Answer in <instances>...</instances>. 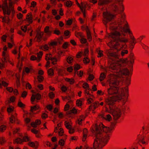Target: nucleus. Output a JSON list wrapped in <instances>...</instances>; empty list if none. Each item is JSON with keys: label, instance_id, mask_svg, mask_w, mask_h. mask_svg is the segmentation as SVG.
<instances>
[{"label": "nucleus", "instance_id": "nucleus-36", "mask_svg": "<svg viewBox=\"0 0 149 149\" xmlns=\"http://www.w3.org/2000/svg\"><path fill=\"white\" fill-rule=\"evenodd\" d=\"M106 77V75L104 73L102 72V73L100 75V81H103L104 79Z\"/></svg>", "mask_w": 149, "mask_h": 149}, {"label": "nucleus", "instance_id": "nucleus-45", "mask_svg": "<svg viewBox=\"0 0 149 149\" xmlns=\"http://www.w3.org/2000/svg\"><path fill=\"white\" fill-rule=\"evenodd\" d=\"M27 95V93L26 91H24L22 93L21 96L23 98H25Z\"/></svg>", "mask_w": 149, "mask_h": 149}, {"label": "nucleus", "instance_id": "nucleus-28", "mask_svg": "<svg viewBox=\"0 0 149 149\" xmlns=\"http://www.w3.org/2000/svg\"><path fill=\"white\" fill-rule=\"evenodd\" d=\"M75 35L76 37L77 38H82L84 37L83 33L81 32L75 31Z\"/></svg>", "mask_w": 149, "mask_h": 149}, {"label": "nucleus", "instance_id": "nucleus-21", "mask_svg": "<svg viewBox=\"0 0 149 149\" xmlns=\"http://www.w3.org/2000/svg\"><path fill=\"white\" fill-rule=\"evenodd\" d=\"M32 16V14L31 13H29L27 15H26V21L29 24H31L32 23L33 17Z\"/></svg>", "mask_w": 149, "mask_h": 149}, {"label": "nucleus", "instance_id": "nucleus-52", "mask_svg": "<svg viewBox=\"0 0 149 149\" xmlns=\"http://www.w3.org/2000/svg\"><path fill=\"white\" fill-rule=\"evenodd\" d=\"M65 141L64 140L62 139L59 140V141L58 144L60 145L63 146L65 144Z\"/></svg>", "mask_w": 149, "mask_h": 149}, {"label": "nucleus", "instance_id": "nucleus-6", "mask_svg": "<svg viewBox=\"0 0 149 149\" xmlns=\"http://www.w3.org/2000/svg\"><path fill=\"white\" fill-rule=\"evenodd\" d=\"M119 82L117 80L110 82V87L108 88L107 92L108 95H111L117 94L118 92L119 88L117 86L119 85Z\"/></svg>", "mask_w": 149, "mask_h": 149}, {"label": "nucleus", "instance_id": "nucleus-37", "mask_svg": "<svg viewBox=\"0 0 149 149\" xmlns=\"http://www.w3.org/2000/svg\"><path fill=\"white\" fill-rule=\"evenodd\" d=\"M23 143L24 142H28L30 141V138L27 135H25L23 136L22 139Z\"/></svg>", "mask_w": 149, "mask_h": 149}, {"label": "nucleus", "instance_id": "nucleus-12", "mask_svg": "<svg viewBox=\"0 0 149 149\" xmlns=\"http://www.w3.org/2000/svg\"><path fill=\"white\" fill-rule=\"evenodd\" d=\"M10 120L11 123H13L15 122L17 124H19L20 122V121L17 118L16 113H15L14 115H11V116L10 118Z\"/></svg>", "mask_w": 149, "mask_h": 149}, {"label": "nucleus", "instance_id": "nucleus-8", "mask_svg": "<svg viewBox=\"0 0 149 149\" xmlns=\"http://www.w3.org/2000/svg\"><path fill=\"white\" fill-rule=\"evenodd\" d=\"M118 51V50L116 52H113L111 49H107L106 50L105 53L109 59H112V58L119 59L120 55Z\"/></svg>", "mask_w": 149, "mask_h": 149}, {"label": "nucleus", "instance_id": "nucleus-61", "mask_svg": "<svg viewBox=\"0 0 149 149\" xmlns=\"http://www.w3.org/2000/svg\"><path fill=\"white\" fill-rule=\"evenodd\" d=\"M83 74V72L82 70H80L78 72H77V76L80 77H81Z\"/></svg>", "mask_w": 149, "mask_h": 149}, {"label": "nucleus", "instance_id": "nucleus-27", "mask_svg": "<svg viewBox=\"0 0 149 149\" xmlns=\"http://www.w3.org/2000/svg\"><path fill=\"white\" fill-rule=\"evenodd\" d=\"M77 109L74 108H73L72 110H70L66 113L67 115L70 114L72 113L76 114L77 113Z\"/></svg>", "mask_w": 149, "mask_h": 149}, {"label": "nucleus", "instance_id": "nucleus-23", "mask_svg": "<svg viewBox=\"0 0 149 149\" xmlns=\"http://www.w3.org/2000/svg\"><path fill=\"white\" fill-rule=\"evenodd\" d=\"M122 110L124 113H127L129 112L130 109L128 106H123L122 108Z\"/></svg>", "mask_w": 149, "mask_h": 149}, {"label": "nucleus", "instance_id": "nucleus-13", "mask_svg": "<svg viewBox=\"0 0 149 149\" xmlns=\"http://www.w3.org/2000/svg\"><path fill=\"white\" fill-rule=\"evenodd\" d=\"M121 67V65L116 63H111L109 66V69L111 70H119Z\"/></svg>", "mask_w": 149, "mask_h": 149}, {"label": "nucleus", "instance_id": "nucleus-35", "mask_svg": "<svg viewBox=\"0 0 149 149\" xmlns=\"http://www.w3.org/2000/svg\"><path fill=\"white\" fill-rule=\"evenodd\" d=\"M65 80L66 81L69 82L71 85L73 84L74 82V79L72 78L70 79L66 78L65 79Z\"/></svg>", "mask_w": 149, "mask_h": 149}, {"label": "nucleus", "instance_id": "nucleus-19", "mask_svg": "<svg viewBox=\"0 0 149 149\" xmlns=\"http://www.w3.org/2000/svg\"><path fill=\"white\" fill-rule=\"evenodd\" d=\"M135 57L133 53L131 52L129 56V61L130 62L131 64L133 65Z\"/></svg>", "mask_w": 149, "mask_h": 149}, {"label": "nucleus", "instance_id": "nucleus-10", "mask_svg": "<svg viewBox=\"0 0 149 149\" xmlns=\"http://www.w3.org/2000/svg\"><path fill=\"white\" fill-rule=\"evenodd\" d=\"M41 98V95L39 93H37L35 95L32 94L31 97V103L32 104L33 102L35 101L36 99V102H38L37 101L40 100Z\"/></svg>", "mask_w": 149, "mask_h": 149}, {"label": "nucleus", "instance_id": "nucleus-49", "mask_svg": "<svg viewBox=\"0 0 149 149\" xmlns=\"http://www.w3.org/2000/svg\"><path fill=\"white\" fill-rule=\"evenodd\" d=\"M64 125L65 127L67 129H70V126H71V125L69 124V122H67L66 121H65V122L64 123Z\"/></svg>", "mask_w": 149, "mask_h": 149}, {"label": "nucleus", "instance_id": "nucleus-44", "mask_svg": "<svg viewBox=\"0 0 149 149\" xmlns=\"http://www.w3.org/2000/svg\"><path fill=\"white\" fill-rule=\"evenodd\" d=\"M65 5L68 7H70L72 5V2L71 1H67L65 3Z\"/></svg>", "mask_w": 149, "mask_h": 149}, {"label": "nucleus", "instance_id": "nucleus-48", "mask_svg": "<svg viewBox=\"0 0 149 149\" xmlns=\"http://www.w3.org/2000/svg\"><path fill=\"white\" fill-rule=\"evenodd\" d=\"M74 70H78L81 68L80 65L77 64H74Z\"/></svg>", "mask_w": 149, "mask_h": 149}, {"label": "nucleus", "instance_id": "nucleus-31", "mask_svg": "<svg viewBox=\"0 0 149 149\" xmlns=\"http://www.w3.org/2000/svg\"><path fill=\"white\" fill-rule=\"evenodd\" d=\"M58 74L59 76H63L64 74L63 70L62 69L58 68L57 69Z\"/></svg>", "mask_w": 149, "mask_h": 149}, {"label": "nucleus", "instance_id": "nucleus-59", "mask_svg": "<svg viewBox=\"0 0 149 149\" xmlns=\"http://www.w3.org/2000/svg\"><path fill=\"white\" fill-rule=\"evenodd\" d=\"M82 87L83 88L85 89L89 88V84L87 83H84Z\"/></svg>", "mask_w": 149, "mask_h": 149}, {"label": "nucleus", "instance_id": "nucleus-25", "mask_svg": "<svg viewBox=\"0 0 149 149\" xmlns=\"http://www.w3.org/2000/svg\"><path fill=\"white\" fill-rule=\"evenodd\" d=\"M4 60L1 59V62H0V69H2L6 67V63H7L8 61H4Z\"/></svg>", "mask_w": 149, "mask_h": 149}, {"label": "nucleus", "instance_id": "nucleus-16", "mask_svg": "<svg viewBox=\"0 0 149 149\" xmlns=\"http://www.w3.org/2000/svg\"><path fill=\"white\" fill-rule=\"evenodd\" d=\"M44 32L46 33L48 37L50 36L53 32V31L51 30L49 27L48 26H46L44 29Z\"/></svg>", "mask_w": 149, "mask_h": 149}, {"label": "nucleus", "instance_id": "nucleus-5", "mask_svg": "<svg viewBox=\"0 0 149 149\" xmlns=\"http://www.w3.org/2000/svg\"><path fill=\"white\" fill-rule=\"evenodd\" d=\"M145 127L144 126L142 127V129L140 132L139 134L137 135V145L141 146V145L140 144L141 143L143 144H148L149 141V134H147L145 133L144 131Z\"/></svg>", "mask_w": 149, "mask_h": 149}, {"label": "nucleus", "instance_id": "nucleus-4", "mask_svg": "<svg viewBox=\"0 0 149 149\" xmlns=\"http://www.w3.org/2000/svg\"><path fill=\"white\" fill-rule=\"evenodd\" d=\"M0 8H2L3 13L4 16V17H2V22L9 24L11 22V20L9 18V16H6V15H10L11 13V10L14 9L12 2L9 3V7H8L7 0H5L3 2Z\"/></svg>", "mask_w": 149, "mask_h": 149}, {"label": "nucleus", "instance_id": "nucleus-38", "mask_svg": "<svg viewBox=\"0 0 149 149\" xmlns=\"http://www.w3.org/2000/svg\"><path fill=\"white\" fill-rule=\"evenodd\" d=\"M37 79L39 82L41 83L43 81L44 78L42 76L38 75L37 76Z\"/></svg>", "mask_w": 149, "mask_h": 149}, {"label": "nucleus", "instance_id": "nucleus-56", "mask_svg": "<svg viewBox=\"0 0 149 149\" xmlns=\"http://www.w3.org/2000/svg\"><path fill=\"white\" fill-rule=\"evenodd\" d=\"M105 120L109 121H110L112 120V118L111 116L109 114H107L106 116V117L105 118Z\"/></svg>", "mask_w": 149, "mask_h": 149}, {"label": "nucleus", "instance_id": "nucleus-18", "mask_svg": "<svg viewBox=\"0 0 149 149\" xmlns=\"http://www.w3.org/2000/svg\"><path fill=\"white\" fill-rule=\"evenodd\" d=\"M86 32L87 39L90 42L92 40V37L91 33L87 26H86Z\"/></svg>", "mask_w": 149, "mask_h": 149}, {"label": "nucleus", "instance_id": "nucleus-15", "mask_svg": "<svg viewBox=\"0 0 149 149\" xmlns=\"http://www.w3.org/2000/svg\"><path fill=\"white\" fill-rule=\"evenodd\" d=\"M131 75L130 76H128L126 77V80L125 81V83L126 85V86L124 88H123L121 90V93H123V91H124L125 90V88L126 87H127L128 88V86H129L131 82ZM129 94V93H128Z\"/></svg>", "mask_w": 149, "mask_h": 149}, {"label": "nucleus", "instance_id": "nucleus-2", "mask_svg": "<svg viewBox=\"0 0 149 149\" xmlns=\"http://www.w3.org/2000/svg\"><path fill=\"white\" fill-rule=\"evenodd\" d=\"M125 15L124 13L122 14L121 17L118 18L117 21L114 24L115 25H118V26H110V29L113 31L109 35V37L112 39L108 44V45L110 47L115 49L119 48L120 44L119 42L125 43L124 45H122V46L120 47L121 48H125L127 47L125 43L128 42V40L125 39L124 38L120 37L121 36V33L123 30V27L121 25L125 21Z\"/></svg>", "mask_w": 149, "mask_h": 149}, {"label": "nucleus", "instance_id": "nucleus-42", "mask_svg": "<svg viewBox=\"0 0 149 149\" xmlns=\"http://www.w3.org/2000/svg\"><path fill=\"white\" fill-rule=\"evenodd\" d=\"M55 94L53 92H50L48 94L49 97L51 99H53L55 97Z\"/></svg>", "mask_w": 149, "mask_h": 149}, {"label": "nucleus", "instance_id": "nucleus-11", "mask_svg": "<svg viewBox=\"0 0 149 149\" xmlns=\"http://www.w3.org/2000/svg\"><path fill=\"white\" fill-rule=\"evenodd\" d=\"M37 34L36 36V38H37V41L38 42H40L42 40V35L43 33L42 32H41L40 28H38L36 30Z\"/></svg>", "mask_w": 149, "mask_h": 149}, {"label": "nucleus", "instance_id": "nucleus-46", "mask_svg": "<svg viewBox=\"0 0 149 149\" xmlns=\"http://www.w3.org/2000/svg\"><path fill=\"white\" fill-rule=\"evenodd\" d=\"M83 61L84 63L88 64L89 63L90 60L88 58L85 57L83 59Z\"/></svg>", "mask_w": 149, "mask_h": 149}, {"label": "nucleus", "instance_id": "nucleus-54", "mask_svg": "<svg viewBox=\"0 0 149 149\" xmlns=\"http://www.w3.org/2000/svg\"><path fill=\"white\" fill-rule=\"evenodd\" d=\"M41 117L43 119H45L48 117V115L45 113H43L41 115Z\"/></svg>", "mask_w": 149, "mask_h": 149}, {"label": "nucleus", "instance_id": "nucleus-33", "mask_svg": "<svg viewBox=\"0 0 149 149\" xmlns=\"http://www.w3.org/2000/svg\"><path fill=\"white\" fill-rule=\"evenodd\" d=\"M17 106L18 107L22 108H24L25 107V105L20 100H19L17 103Z\"/></svg>", "mask_w": 149, "mask_h": 149}, {"label": "nucleus", "instance_id": "nucleus-30", "mask_svg": "<svg viewBox=\"0 0 149 149\" xmlns=\"http://www.w3.org/2000/svg\"><path fill=\"white\" fill-rule=\"evenodd\" d=\"M43 52L42 51H40L37 54V61L39 62L43 55Z\"/></svg>", "mask_w": 149, "mask_h": 149}, {"label": "nucleus", "instance_id": "nucleus-53", "mask_svg": "<svg viewBox=\"0 0 149 149\" xmlns=\"http://www.w3.org/2000/svg\"><path fill=\"white\" fill-rule=\"evenodd\" d=\"M58 44V42L56 41H52L49 44V45L50 46H57Z\"/></svg>", "mask_w": 149, "mask_h": 149}, {"label": "nucleus", "instance_id": "nucleus-1", "mask_svg": "<svg viewBox=\"0 0 149 149\" xmlns=\"http://www.w3.org/2000/svg\"><path fill=\"white\" fill-rule=\"evenodd\" d=\"M119 123V122L118 120H114L111 123L109 127H105L103 124L99 126L96 124L92 125L91 131L95 134V138L94 140L93 148L87 147L86 149H102L108 143L115 125Z\"/></svg>", "mask_w": 149, "mask_h": 149}, {"label": "nucleus", "instance_id": "nucleus-58", "mask_svg": "<svg viewBox=\"0 0 149 149\" xmlns=\"http://www.w3.org/2000/svg\"><path fill=\"white\" fill-rule=\"evenodd\" d=\"M68 42H65L62 46V48L64 49H66L68 47Z\"/></svg>", "mask_w": 149, "mask_h": 149}, {"label": "nucleus", "instance_id": "nucleus-41", "mask_svg": "<svg viewBox=\"0 0 149 149\" xmlns=\"http://www.w3.org/2000/svg\"><path fill=\"white\" fill-rule=\"evenodd\" d=\"M124 32L126 33H128L130 35L132 33V32L130 30V28H124Z\"/></svg>", "mask_w": 149, "mask_h": 149}, {"label": "nucleus", "instance_id": "nucleus-14", "mask_svg": "<svg viewBox=\"0 0 149 149\" xmlns=\"http://www.w3.org/2000/svg\"><path fill=\"white\" fill-rule=\"evenodd\" d=\"M112 2V0H99L98 5L99 6H103L109 4Z\"/></svg>", "mask_w": 149, "mask_h": 149}, {"label": "nucleus", "instance_id": "nucleus-63", "mask_svg": "<svg viewBox=\"0 0 149 149\" xmlns=\"http://www.w3.org/2000/svg\"><path fill=\"white\" fill-rule=\"evenodd\" d=\"M63 133L64 132L63 129L62 128H60L59 129V131L58 132L59 135V136H62Z\"/></svg>", "mask_w": 149, "mask_h": 149}, {"label": "nucleus", "instance_id": "nucleus-51", "mask_svg": "<svg viewBox=\"0 0 149 149\" xmlns=\"http://www.w3.org/2000/svg\"><path fill=\"white\" fill-rule=\"evenodd\" d=\"M51 54H47L45 56V59L47 61L50 60L51 58Z\"/></svg>", "mask_w": 149, "mask_h": 149}, {"label": "nucleus", "instance_id": "nucleus-43", "mask_svg": "<svg viewBox=\"0 0 149 149\" xmlns=\"http://www.w3.org/2000/svg\"><path fill=\"white\" fill-rule=\"evenodd\" d=\"M66 61L68 63L70 64L73 61V58L71 57L68 56L66 59Z\"/></svg>", "mask_w": 149, "mask_h": 149}, {"label": "nucleus", "instance_id": "nucleus-60", "mask_svg": "<svg viewBox=\"0 0 149 149\" xmlns=\"http://www.w3.org/2000/svg\"><path fill=\"white\" fill-rule=\"evenodd\" d=\"M72 22V19H68L66 22V24L67 25L70 26L71 25Z\"/></svg>", "mask_w": 149, "mask_h": 149}, {"label": "nucleus", "instance_id": "nucleus-20", "mask_svg": "<svg viewBox=\"0 0 149 149\" xmlns=\"http://www.w3.org/2000/svg\"><path fill=\"white\" fill-rule=\"evenodd\" d=\"M119 71L121 72L124 75H129L130 74L129 70L126 68L122 70H121L120 68Z\"/></svg>", "mask_w": 149, "mask_h": 149}, {"label": "nucleus", "instance_id": "nucleus-26", "mask_svg": "<svg viewBox=\"0 0 149 149\" xmlns=\"http://www.w3.org/2000/svg\"><path fill=\"white\" fill-rule=\"evenodd\" d=\"M40 108V107L38 105H35L33 106H31V107L30 111L32 113L33 111H36L39 109Z\"/></svg>", "mask_w": 149, "mask_h": 149}, {"label": "nucleus", "instance_id": "nucleus-7", "mask_svg": "<svg viewBox=\"0 0 149 149\" xmlns=\"http://www.w3.org/2000/svg\"><path fill=\"white\" fill-rule=\"evenodd\" d=\"M116 15L111 14L110 12H104L103 13V16L104 19L102 22L103 24L107 27V24L108 22L111 21L114 19L116 16Z\"/></svg>", "mask_w": 149, "mask_h": 149}, {"label": "nucleus", "instance_id": "nucleus-39", "mask_svg": "<svg viewBox=\"0 0 149 149\" xmlns=\"http://www.w3.org/2000/svg\"><path fill=\"white\" fill-rule=\"evenodd\" d=\"M52 61V63L54 65L57 63V62L58 61L57 59L55 57H53L51 58V60Z\"/></svg>", "mask_w": 149, "mask_h": 149}, {"label": "nucleus", "instance_id": "nucleus-64", "mask_svg": "<svg viewBox=\"0 0 149 149\" xmlns=\"http://www.w3.org/2000/svg\"><path fill=\"white\" fill-rule=\"evenodd\" d=\"M26 89L28 88L30 90L32 88V86L29 83H27L26 84Z\"/></svg>", "mask_w": 149, "mask_h": 149}, {"label": "nucleus", "instance_id": "nucleus-47", "mask_svg": "<svg viewBox=\"0 0 149 149\" xmlns=\"http://www.w3.org/2000/svg\"><path fill=\"white\" fill-rule=\"evenodd\" d=\"M103 56V51L101 50H100L98 52V55L97 57L98 58H100Z\"/></svg>", "mask_w": 149, "mask_h": 149}, {"label": "nucleus", "instance_id": "nucleus-34", "mask_svg": "<svg viewBox=\"0 0 149 149\" xmlns=\"http://www.w3.org/2000/svg\"><path fill=\"white\" fill-rule=\"evenodd\" d=\"M7 127L6 125H2L0 126V132H4L7 129Z\"/></svg>", "mask_w": 149, "mask_h": 149}, {"label": "nucleus", "instance_id": "nucleus-17", "mask_svg": "<svg viewBox=\"0 0 149 149\" xmlns=\"http://www.w3.org/2000/svg\"><path fill=\"white\" fill-rule=\"evenodd\" d=\"M111 10L114 13H116V15L119 13L118 7L115 4H113L112 5Z\"/></svg>", "mask_w": 149, "mask_h": 149}, {"label": "nucleus", "instance_id": "nucleus-57", "mask_svg": "<svg viewBox=\"0 0 149 149\" xmlns=\"http://www.w3.org/2000/svg\"><path fill=\"white\" fill-rule=\"evenodd\" d=\"M53 33L57 35H59L61 34L60 31L58 30L55 29L53 31Z\"/></svg>", "mask_w": 149, "mask_h": 149}, {"label": "nucleus", "instance_id": "nucleus-9", "mask_svg": "<svg viewBox=\"0 0 149 149\" xmlns=\"http://www.w3.org/2000/svg\"><path fill=\"white\" fill-rule=\"evenodd\" d=\"M111 111H112V114L113 116L114 120H117L121 117L122 113L120 109L118 108H116L114 110Z\"/></svg>", "mask_w": 149, "mask_h": 149}, {"label": "nucleus", "instance_id": "nucleus-55", "mask_svg": "<svg viewBox=\"0 0 149 149\" xmlns=\"http://www.w3.org/2000/svg\"><path fill=\"white\" fill-rule=\"evenodd\" d=\"M128 51L127 50H123L121 51V55L122 56H123L125 54H127L128 53Z\"/></svg>", "mask_w": 149, "mask_h": 149}, {"label": "nucleus", "instance_id": "nucleus-50", "mask_svg": "<svg viewBox=\"0 0 149 149\" xmlns=\"http://www.w3.org/2000/svg\"><path fill=\"white\" fill-rule=\"evenodd\" d=\"M46 108L49 111H51L53 109V106L52 104H49L47 105Z\"/></svg>", "mask_w": 149, "mask_h": 149}, {"label": "nucleus", "instance_id": "nucleus-40", "mask_svg": "<svg viewBox=\"0 0 149 149\" xmlns=\"http://www.w3.org/2000/svg\"><path fill=\"white\" fill-rule=\"evenodd\" d=\"M81 99L77 100L76 102V104L77 106L78 107L81 106L82 105V101L81 100Z\"/></svg>", "mask_w": 149, "mask_h": 149}, {"label": "nucleus", "instance_id": "nucleus-24", "mask_svg": "<svg viewBox=\"0 0 149 149\" xmlns=\"http://www.w3.org/2000/svg\"><path fill=\"white\" fill-rule=\"evenodd\" d=\"M85 118V117L84 115H81L80 116L78 119L77 123L79 125H81L82 123V121L84 120Z\"/></svg>", "mask_w": 149, "mask_h": 149}, {"label": "nucleus", "instance_id": "nucleus-62", "mask_svg": "<svg viewBox=\"0 0 149 149\" xmlns=\"http://www.w3.org/2000/svg\"><path fill=\"white\" fill-rule=\"evenodd\" d=\"M94 78V76L93 74H90L88 77V79L89 81H91Z\"/></svg>", "mask_w": 149, "mask_h": 149}, {"label": "nucleus", "instance_id": "nucleus-22", "mask_svg": "<svg viewBox=\"0 0 149 149\" xmlns=\"http://www.w3.org/2000/svg\"><path fill=\"white\" fill-rule=\"evenodd\" d=\"M2 59H4V61H8L9 60V56L8 54H6L5 51H3L2 52Z\"/></svg>", "mask_w": 149, "mask_h": 149}, {"label": "nucleus", "instance_id": "nucleus-3", "mask_svg": "<svg viewBox=\"0 0 149 149\" xmlns=\"http://www.w3.org/2000/svg\"><path fill=\"white\" fill-rule=\"evenodd\" d=\"M128 97V90L127 87H126L125 91L121 93L120 95L116 96H112L109 97L105 99V103L106 105L109 106V108L110 111L113 109V106L115 104V102L118 100H120L122 98L124 99V101L126 102L127 100Z\"/></svg>", "mask_w": 149, "mask_h": 149}, {"label": "nucleus", "instance_id": "nucleus-29", "mask_svg": "<svg viewBox=\"0 0 149 149\" xmlns=\"http://www.w3.org/2000/svg\"><path fill=\"white\" fill-rule=\"evenodd\" d=\"M47 74L48 75L52 76L54 75V70L52 68L49 69L47 70Z\"/></svg>", "mask_w": 149, "mask_h": 149}, {"label": "nucleus", "instance_id": "nucleus-32", "mask_svg": "<svg viewBox=\"0 0 149 149\" xmlns=\"http://www.w3.org/2000/svg\"><path fill=\"white\" fill-rule=\"evenodd\" d=\"M13 143H16L17 144H22L23 142L22 139L20 138H17L15 139Z\"/></svg>", "mask_w": 149, "mask_h": 149}]
</instances>
